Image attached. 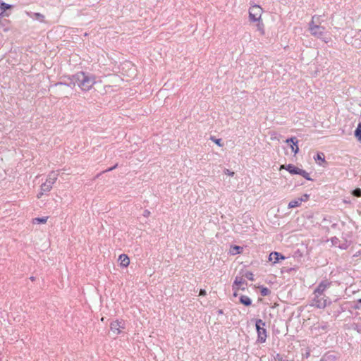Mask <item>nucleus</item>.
Masks as SVG:
<instances>
[{
    "label": "nucleus",
    "instance_id": "37",
    "mask_svg": "<svg viewBox=\"0 0 361 361\" xmlns=\"http://www.w3.org/2000/svg\"><path fill=\"white\" fill-rule=\"evenodd\" d=\"M360 302H361V299L359 300Z\"/></svg>",
    "mask_w": 361,
    "mask_h": 361
},
{
    "label": "nucleus",
    "instance_id": "14",
    "mask_svg": "<svg viewBox=\"0 0 361 361\" xmlns=\"http://www.w3.org/2000/svg\"><path fill=\"white\" fill-rule=\"evenodd\" d=\"M27 14L34 19L40 21L41 23L44 22V16L40 13H30L27 12Z\"/></svg>",
    "mask_w": 361,
    "mask_h": 361
},
{
    "label": "nucleus",
    "instance_id": "29",
    "mask_svg": "<svg viewBox=\"0 0 361 361\" xmlns=\"http://www.w3.org/2000/svg\"><path fill=\"white\" fill-rule=\"evenodd\" d=\"M224 173L226 175H228V176H233L235 173L233 171H231L229 169H226L224 171Z\"/></svg>",
    "mask_w": 361,
    "mask_h": 361
},
{
    "label": "nucleus",
    "instance_id": "19",
    "mask_svg": "<svg viewBox=\"0 0 361 361\" xmlns=\"http://www.w3.org/2000/svg\"><path fill=\"white\" fill-rule=\"evenodd\" d=\"M300 204H301V200H300V198L293 200L288 203V208L292 209V208L298 207Z\"/></svg>",
    "mask_w": 361,
    "mask_h": 361
},
{
    "label": "nucleus",
    "instance_id": "12",
    "mask_svg": "<svg viewBox=\"0 0 361 361\" xmlns=\"http://www.w3.org/2000/svg\"><path fill=\"white\" fill-rule=\"evenodd\" d=\"M244 280L242 277H235L233 288V290H238L239 289L245 290V287H241V286L244 283Z\"/></svg>",
    "mask_w": 361,
    "mask_h": 361
},
{
    "label": "nucleus",
    "instance_id": "16",
    "mask_svg": "<svg viewBox=\"0 0 361 361\" xmlns=\"http://www.w3.org/2000/svg\"><path fill=\"white\" fill-rule=\"evenodd\" d=\"M243 248L238 245L231 246L230 248V253L233 255L240 254L243 252Z\"/></svg>",
    "mask_w": 361,
    "mask_h": 361
},
{
    "label": "nucleus",
    "instance_id": "17",
    "mask_svg": "<svg viewBox=\"0 0 361 361\" xmlns=\"http://www.w3.org/2000/svg\"><path fill=\"white\" fill-rule=\"evenodd\" d=\"M48 216L37 217L32 219V222L33 224H46L48 220Z\"/></svg>",
    "mask_w": 361,
    "mask_h": 361
},
{
    "label": "nucleus",
    "instance_id": "13",
    "mask_svg": "<svg viewBox=\"0 0 361 361\" xmlns=\"http://www.w3.org/2000/svg\"><path fill=\"white\" fill-rule=\"evenodd\" d=\"M285 257L283 255H280L277 252H273L270 253V255L269 256V260L274 262V263L278 262L279 259H283Z\"/></svg>",
    "mask_w": 361,
    "mask_h": 361
},
{
    "label": "nucleus",
    "instance_id": "34",
    "mask_svg": "<svg viewBox=\"0 0 361 361\" xmlns=\"http://www.w3.org/2000/svg\"><path fill=\"white\" fill-rule=\"evenodd\" d=\"M116 166H117V164H116L114 166H113V167H111V168L109 169L108 170H106V171H111V170H113V169H116Z\"/></svg>",
    "mask_w": 361,
    "mask_h": 361
},
{
    "label": "nucleus",
    "instance_id": "35",
    "mask_svg": "<svg viewBox=\"0 0 361 361\" xmlns=\"http://www.w3.org/2000/svg\"><path fill=\"white\" fill-rule=\"evenodd\" d=\"M237 291H238V290H235V292H234V293H233V295H234L235 297H236V296H237Z\"/></svg>",
    "mask_w": 361,
    "mask_h": 361
},
{
    "label": "nucleus",
    "instance_id": "24",
    "mask_svg": "<svg viewBox=\"0 0 361 361\" xmlns=\"http://www.w3.org/2000/svg\"><path fill=\"white\" fill-rule=\"evenodd\" d=\"M211 140L214 142L216 143L217 145H219V147H222L223 146V143L221 142V139H216L214 137H211Z\"/></svg>",
    "mask_w": 361,
    "mask_h": 361
},
{
    "label": "nucleus",
    "instance_id": "32",
    "mask_svg": "<svg viewBox=\"0 0 361 361\" xmlns=\"http://www.w3.org/2000/svg\"><path fill=\"white\" fill-rule=\"evenodd\" d=\"M44 192H46L40 190V192L37 194V197L38 199H40L42 197V196L43 195Z\"/></svg>",
    "mask_w": 361,
    "mask_h": 361
},
{
    "label": "nucleus",
    "instance_id": "27",
    "mask_svg": "<svg viewBox=\"0 0 361 361\" xmlns=\"http://www.w3.org/2000/svg\"><path fill=\"white\" fill-rule=\"evenodd\" d=\"M315 159L321 160L322 161H325L324 155L323 153H318Z\"/></svg>",
    "mask_w": 361,
    "mask_h": 361
},
{
    "label": "nucleus",
    "instance_id": "5",
    "mask_svg": "<svg viewBox=\"0 0 361 361\" xmlns=\"http://www.w3.org/2000/svg\"><path fill=\"white\" fill-rule=\"evenodd\" d=\"M309 30L310 31V33L312 35L316 37H321L324 31V27H322L318 25H315L314 22V17L312 18V20L309 23Z\"/></svg>",
    "mask_w": 361,
    "mask_h": 361
},
{
    "label": "nucleus",
    "instance_id": "25",
    "mask_svg": "<svg viewBox=\"0 0 361 361\" xmlns=\"http://www.w3.org/2000/svg\"><path fill=\"white\" fill-rule=\"evenodd\" d=\"M353 195L355 197H361V189L357 188L353 191Z\"/></svg>",
    "mask_w": 361,
    "mask_h": 361
},
{
    "label": "nucleus",
    "instance_id": "9",
    "mask_svg": "<svg viewBox=\"0 0 361 361\" xmlns=\"http://www.w3.org/2000/svg\"><path fill=\"white\" fill-rule=\"evenodd\" d=\"M286 142L288 144L291 143V145H290L291 151L295 154L298 153V152H299V147L298 145V140H297V138L295 137H293L287 139L286 140Z\"/></svg>",
    "mask_w": 361,
    "mask_h": 361
},
{
    "label": "nucleus",
    "instance_id": "7",
    "mask_svg": "<svg viewBox=\"0 0 361 361\" xmlns=\"http://www.w3.org/2000/svg\"><path fill=\"white\" fill-rule=\"evenodd\" d=\"M331 282L328 281H322L315 289L314 292V295H317L319 296H322L324 291L330 286Z\"/></svg>",
    "mask_w": 361,
    "mask_h": 361
},
{
    "label": "nucleus",
    "instance_id": "30",
    "mask_svg": "<svg viewBox=\"0 0 361 361\" xmlns=\"http://www.w3.org/2000/svg\"><path fill=\"white\" fill-rule=\"evenodd\" d=\"M310 195L307 194H305L300 200H301V203L302 202H306L308 200Z\"/></svg>",
    "mask_w": 361,
    "mask_h": 361
},
{
    "label": "nucleus",
    "instance_id": "36",
    "mask_svg": "<svg viewBox=\"0 0 361 361\" xmlns=\"http://www.w3.org/2000/svg\"><path fill=\"white\" fill-rule=\"evenodd\" d=\"M279 361H285V360H283L282 359H280Z\"/></svg>",
    "mask_w": 361,
    "mask_h": 361
},
{
    "label": "nucleus",
    "instance_id": "21",
    "mask_svg": "<svg viewBox=\"0 0 361 361\" xmlns=\"http://www.w3.org/2000/svg\"><path fill=\"white\" fill-rule=\"evenodd\" d=\"M355 136L357 140L361 143V123H358L357 127L355 131Z\"/></svg>",
    "mask_w": 361,
    "mask_h": 361
},
{
    "label": "nucleus",
    "instance_id": "4",
    "mask_svg": "<svg viewBox=\"0 0 361 361\" xmlns=\"http://www.w3.org/2000/svg\"><path fill=\"white\" fill-rule=\"evenodd\" d=\"M314 297L312 299V305L317 308L323 309L331 303L328 298L323 294L322 296L314 295Z\"/></svg>",
    "mask_w": 361,
    "mask_h": 361
},
{
    "label": "nucleus",
    "instance_id": "18",
    "mask_svg": "<svg viewBox=\"0 0 361 361\" xmlns=\"http://www.w3.org/2000/svg\"><path fill=\"white\" fill-rule=\"evenodd\" d=\"M240 302L245 306H250L252 303L251 299L246 295H241L240 298Z\"/></svg>",
    "mask_w": 361,
    "mask_h": 361
},
{
    "label": "nucleus",
    "instance_id": "33",
    "mask_svg": "<svg viewBox=\"0 0 361 361\" xmlns=\"http://www.w3.org/2000/svg\"><path fill=\"white\" fill-rule=\"evenodd\" d=\"M207 294V292L204 289H201L200 291V295L204 296Z\"/></svg>",
    "mask_w": 361,
    "mask_h": 361
},
{
    "label": "nucleus",
    "instance_id": "6",
    "mask_svg": "<svg viewBox=\"0 0 361 361\" xmlns=\"http://www.w3.org/2000/svg\"><path fill=\"white\" fill-rule=\"evenodd\" d=\"M110 329L115 335H118L125 329V324L122 321L116 320L111 323Z\"/></svg>",
    "mask_w": 361,
    "mask_h": 361
},
{
    "label": "nucleus",
    "instance_id": "15",
    "mask_svg": "<svg viewBox=\"0 0 361 361\" xmlns=\"http://www.w3.org/2000/svg\"><path fill=\"white\" fill-rule=\"evenodd\" d=\"M255 23H257V24H256L257 30L259 32V34L261 35H264L265 29H264V25L262 22V19L259 20V21H255Z\"/></svg>",
    "mask_w": 361,
    "mask_h": 361
},
{
    "label": "nucleus",
    "instance_id": "28",
    "mask_svg": "<svg viewBox=\"0 0 361 361\" xmlns=\"http://www.w3.org/2000/svg\"><path fill=\"white\" fill-rule=\"evenodd\" d=\"M257 325L259 326H261V325L264 326H265V323L262 319H257L255 324L256 328H257Z\"/></svg>",
    "mask_w": 361,
    "mask_h": 361
},
{
    "label": "nucleus",
    "instance_id": "1",
    "mask_svg": "<svg viewBox=\"0 0 361 361\" xmlns=\"http://www.w3.org/2000/svg\"><path fill=\"white\" fill-rule=\"evenodd\" d=\"M71 83L75 84L82 90L89 91L96 83L94 76L85 73V72H78L71 78Z\"/></svg>",
    "mask_w": 361,
    "mask_h": 361
},
{
    "label": "nucleus",
    "instance_id": "8",
    "mask_svg": "<svg viewBox=\"0 0 361 361\" xmlns=\"http://www.w3.org/2000/svg\"><path fill=\"white\" fill-rule=\"evenodd\" d=\"M256 329L257 331V341L261 343H264L267 339V330L264 327H261L258 325Z\"/></svg>",
    "mask_w": 361,
    "mask_h": 361
},
{
    "label": "nucleus",
    "instance_id": "3",
    "mask_svg": "<svg viewBox=\"0 0 361 361\" xmlns=\"http://www.w3.org/2000/svg\"><path fill=\"white\" fill-rule=\"evenodd\" d=\"M58 178V173L55 171H51L47 176L46 181L41 185V190L49 192L53 185L56 183Z\"/></svg>",
    "mask_w": 361,
    "mask_h": 361
},
{
    "label": "nucleus",
    "instance_id": "23",
    "mask_svg": "<svg viewBox=\"0 0 361 361\" xmlns=\"http://www.w3.org/2000/svg\"><path fill=\"white\" fill-rule=\"evenodd\" d=\"M269 293H270V290L269 288H262L261 289V294H262V295L267 296V295H269Z\"/></svg>",
    "mask_w": 361,
    "mask_h": 361
},
{
    "label": "nucleus",
    "instance_id": "26",
    "mask_svg": "<svg viewBox=\"0 0 361 361\" xmlns=\"http://www.w3.org/2000/svg\"><path fill=\"white\" fill-rule=\"evenodd\" d=\"M245 276L247 279H249L250 281H253L254 280V276H253V274L252 272H249L248 271V272L245 273Z\"/></svg>",
    "mask_w": 361,
    "mask_h": 361
},
{
    "label": "nucleus",
    "instance_id": "11",
    "mask_svg": "<svg viewBox=\"0 0 361 361\" xmlns=\"http://www.w3.org/2000/svg\"><path fill=\"white\" fill-rule=\"evenodd\" d=\"M118 262L122 267H127L130 264V259L126 254H121L118 257Z\"/></svg>",
    "mask_w": 361,
    "mask_h": 361
},
{
    "label": "nucleus",
    "instance_id": "31",
    "mask_svg": "<svg viewBox=\"0 0 361 361\" xmlns=\"http://www.w3.org/2000/svg\"><path fill=\"white\" fill-rule=\"evenodd\" d=\"M150 215V212L149 210H145L143 212V216L145 217H148Z\"/></svg>",
    "mask_w": 361,
    "mask_h": 361
},
{
    "label": "nucleus",
    "instance_id": "2",
    "mask_svg": "<svg viewBox=\"0 0 361 361\" xmlns=\"http://www.w3.org/2000/svg\"><path fill=\"white\" fill-rule=\"evenodd\" d=\"M264 11L263 8L255 4L249 8V20L250 22L259 21L262 20V16Z\"/></svg>",
    "mask_w": 361,
    "mask_h": 361
},
{
    "label": "nucleus",
    "instance_id": "22",
    "mask_svg": "<svg viewBox=\"0 0 361 361\" xmlns=\"http://www.w3.org/2000/svg\"><path fill=\"white\" fill-rule=\"evenodd\" d=\"M298 175L302 176V177H304L305 179H307L308 180H312L310 178V174L307 171L303 170V169H300V171Z\"/></svg>",
    "mask_w": 361,
    "mask_h": 361
},
{
    "label": "nucleus",
    "instance_id": "20",
    "mask_svg": "<svg viewBox=\"0 0 361 361\" xmlns=\"http://www.w3.org/2000/svg\"><path fill=\"white\" fill-rule=\"evenodd\" d=\"M12 6L8 4H6L4 2H1L0 4V12L1 16H3L4 13L7 10L11 8Z\"/></svg>",
    "mask_w": 361,
    "mask_h": 361
},
{
    "label": "nucleus",
    "instance_id": "10",
    "mask_svg": "<svg viewBox=\"0 0 361 361\" xmlns=\"http://www.w3.org/2000/svg\"><path fill=\"white\" fill-rule=\"evenodd\" d=\"M280 169H286L291 174H299L300 169L298 167L295 166L293 164L281 165Z\"/></svg>",
    "mask_w": 361,
    "mask_h": 361
}]
</instances>
